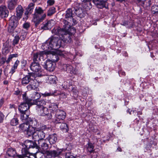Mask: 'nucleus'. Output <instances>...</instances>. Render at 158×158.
<instances>
[{
    "label": "nucleus",
    "instance_id": "e433bc0d",
    "mask_svg": "<svg viewBox=\"0 0 158 158\" xmlns=\"http://www.w3.org/2000/svg\"><path fill=\"white\" fill-rule=\"evenodd\" d=\"M41 152H38L36 153L35 154H34V158H44V155L45 154L43 153V151H41Z\"/></svg>",
    "mask_w": 158,
    "mask_h": 158
},
{
    "label": "nucleus",
    "instance_id": "79ce46f5",
    "mask_svg": "<svg viewBox=\"0 0 158 158\" xmlns=\"http://www.w3.org/2000/svg\"><path fill=\"white\" fill-rule=\"evenodd\" d=\"M151 10L153 14H156L158 13V6H152L151 8Z\"/></svg>",
    "mask_w": 158,
    "mask_h": 158
},
{
    "label": "nucleus",
    "instance_id": "ddd939ff",
    "mask_svg": "<svg viewBox=\"0 0 158 158\" xmlns=\"http://www.w3.org/2000/svg\"><path fill=\"white\" fill-rule=\"evenodd\" d=\"M55 63L52 62L50 59H48L45 63L44 68L50 72L53 71L55 67Z\"/></svg>",
    "mask_w": 158,
    "mask_h": 158
},
{
    "label": "nucleus",
    "instance_id": "09e8293b",
    "mask_svg": "<svg viewBox=\"0 0 158 158\" xmlns=\"http://www.w3.org/2000/svg\"><path fill=\"white\" fill-rule=\"evenodd\" d=\"M72 91L73 93V94L75 95H77L78 93V91L77 90L76 88L72 87Z\"/></svg>",
    "mask_w": 158,
    "mask_h": 158
},
{
    "label": "nucleus",
    "instance_id": "b1692460",
    "mask_svg": "<svg viewBox=\"0 0 158 158\" xmlns=\"http://www.w3.org/2000/svg\"><path fill=\"white\" fill-rule=\"evenodd\" d=\"M20 113V119L24 122L29 123L30 118L28 117V115L26 112H21Z\"/></svg>",
    "mask_w": 158,
    "mask_h": 158
},
{
    "label": "nucleus",
    "instance_id": "de8ad7c7",
    "mask_svg": "<svg viewBox=\"0 0 158 158\" xmlns=\"http://www.w3.org/2000/svg\"><path fill=\"white\" fill-rule=\"evenodd\" d=\"M42 94L43 96L46 97L53 95H54V94L51 92L48 93L46 92L44 93L43 94Z\"/></svg>",
    "mask_w": 158,
    "mask_h": 158
},
{
    "label": "nucleus",
    "instance_id": "6ab92c4d",
    "mask_svg": "<svg viewBox=\"0 0 158 158\" xmlns=\"http://www.w3.org/2000/svg\"><path fill=\"white\" fill-rule=\"evenodd\" d=\"M27 87L29 90L32 89L37 90L38 88V83L35 80L32 79Z\"/></svg>",
    "mask_w": 158,
    "mask_h": 158
},
{
    "label": "nucleus",
    "instance_id": "8fccbe9b",
    "mask_svg": "<svg viewBox=\"0 0 158 158\" xmlns=\"http://www.w3.org/2000/svg\"><path fill=\"white\" fill-rule=\"evenodd\" d=\"M30 24L27 23H24L23 25V27L26 30H27L30 27Z\"/></svg>",
    "mask_w": 158,
    "mask_h": 158
},
{
    "label": "nucleus",
    "instance_id": "f257e3e1",
    "mask_svg": "<svg viewBox=\"0 0 158 158\" xmlns=\"http://www.w3.org/2000/svg\"><path fill=\"white\" fill-rule=\"evenodd\" d=\"M61 41V40L58 37H52L44 43L43 46L44 49L56 50L60 47Z\"/></svg>",
    "mask_w": 158,
    "mask_h": 158
},
{
    "label": "nucleus",
    "instance_id": "bb28decb",
    "mask_svg": "<svg viewBox=\"0 0 158 158\" xmlns=\"http://www.w3.org/2000/svg\"><path fill=\"white\" fill-rule=\"evenodd\" d=\"M73 14L71 9H68L66 11L65 15V18L67 20L71 19L73 17Z\"/></svg>",
    "mask_w": 158,
    "mask_h": 158
},
{
    "label": "nucleus",
    "instance_id": "dca6fc26",
    "mask_svg": "<svg viewBox=\"0 0 158 158\" xmlns=\"http://www.w3.org/2000/svg\"><path fill=\"white\" fill-rule=\"evenodd\" d=\"M63 67L64 69L67 73L73 74H76L77 73V71L75 68L71 65L64 64L63 65Z\"/></svg>",
    "mask_w": 158,
    "mask_h": 158
},
{
    "label": "nucleus",
    "instance_id": "c756f323",
    "mask_svg": "<svg viewBox=\"0 0 158 158\" xmlns=\"http://www.w3.org/2000/svg\"><path fill=\"white\" fill-rule=\"evenodd\" d=\"M18 0H9L8 6L10 10L14 9L17 4Z\"/></svg>",
    "mask_w": 158,
    "mask_h": 158
},
{
    "label": "nucleus",
    "instance_id": "0eeeda50",
    "mask_svg": "<svg viewBox=\"0 0 158 158\" xmlns=\"http://www.w3.org/2000/svg\"><path fill=\"white\" fill-rule=\"evenodd\" d=\"M63 23L64 24L63 30L65 33H69L71 35L75 33V28L71 27V24L69 22L63 19Z\"/></svg>",
    "mask_w": 158,
    "mask_h": 158
},
{
    "label": "nucleus",
    "instance_id": "7c9ffc66",
    "mask_svg": "<svg viewBox=\"0 0 158 158\" xmlns=\"http://www.w3.org/2000/svg\"><path fill=\"white\" fill-rule=\"evenodd\" d=\"M30 126L28 123L26 122L25 123H24L20 124L19 126V128L20 129L25 132L29 128Z\"/></svg>",
    "mask_w": 158,
    "mask_h": 158
},
{
    "label": "nucleus",
    "instance_id": "f03ea898",
    "mask_svg": "<svg viewBox=\"0 0 158 158\" xmlns=\"http://www.w3.org/2000/svg\"><path fill=\"white\" fill-rule=\"evenodd\" d=\"M45 104H43V103H41L36 106V109L38 111L39 114L43 116H47L48 119L51 118H52V115L51 114H49L48 109L43 106Z\"/></svg>",
    "mask_w": 158,
    "mask_h": 158
},
{
    "label": "nucleus",
    "instance_id": "412c9836",
    "mask_svg": "<svg viewBox=\"0 0 158 158\" xmlns=\"http://www.w3.org/2000/svg\"><path fill=\"white\" fill-rule=\"evenodd\" d=\"M9 11L6 7L4 6H0V16L2 18H6L8 15Z\"/></svg>",
    "mask_w": 158,
    "mask_h": 158
},
{
    "label": "nucleus",
    "instance_id": "e2e57ef3",
    "mask_svg": "<svg viewBox=\"0 0 158 158\" xmlns=\"http://www.w3.org/2000/svg\"><path fill=\"white\" fill-rule=\"evenodd\" d=\"M121 24L124 26H126L128 25V22L127 21H125L122 23H121Z\"/></svg>",
    "mask_w": 158,
    "mask_h": 158
},
{
    "label": "nucleus",
    "instance_id": "a878e982",
    "mask_svg": "<svg viewBox=\"0 0 158 158\" xmlns=\"http://www.w3.org/2000/svg\"><path fill=\"white\" fill-rule=\"evenodd\" d=\"M6 153L7 155L10 157L18 158L17 157V156L19 155H16V152L15 150L12 148H9L7 152Z\"/></svg>",
    "mask_w": 158,
    "mask_h": 158
},
{
    "label": "nucleus",
    "instance_id": "393cba45",
    "mask_svg": "<svg viewBox=\"0 0 158 158\" xmlns=\"http://www.w3.org/2000/svg\"><path fill=\"white\" fill-rule=\"evenodd\" d=\"M23 10L21 6L18 5L16 8V15L17 18L20 19L21 18L23 13Z\"/></svg>",
    "mask_w": 158,
    "mask_h": 158
},
{
    "label": "nucleus",
    "instance_id": "9b49d317",
    "mask_svg": "<svg viewBox=\"0 0 158 158\" xmlns=\"http://www.w3.org/2000/svg\"><path fill=\"white\" fill-rule=\"evenodd\" d=\"M93 2L97 7L99 8L103 7L107 8L108 4L107 2V0H93Z\"/></svg>",
    "mask_w": 158,
    "mask_h": 158
},
{
    "label": "nucleus",
    "instance_id": "4be33fe9",
    "mask_svg": "<svg viewBox=\"0 0 158 158\" xmlns=\"http://www.w3.org/2000/svg\"><path fill=\"white\" fill-rule=\"evenodd\" d=\"M46 15L44 14L41 17H33V21L35 24V27H37L45 18Z\"/></svg>",
    "mask_w": 158,
    "mask_h": 158
},
{
    "label": "nucleus",
    "instance_id": "603ef678",
    "mask_svg": "<svg viewBox=\"0 0 158 158\" xmlns=\"http://www.w3.org/2000/svg\"><path fill=\"white\" fill-rule=\"evenodd\" d=\"M22 154L23 153H22ZM28 155V154H27V155H25L22 154V155H17V157L18 158H32L28 157L27 156Z\"/></svg>",
    "mask_w": 158,
    "mask_h": 158
},
{
    "label": "nucleus",
    "instance_id": "2eb2a0df",
    "mask_svg": "<svg viewBox=\"0 0 158 158\" xmlns=\"http://www.w3.org/2000/svg\"><path fill=\"white\" fill-rule=\"evenodd\" d=\"M37 146L40 148L41 151H43V153L45 154V155H46V154L44 153L45 152L49 151L47 150L48 148V146L46 140L45 139L39 141V142L38 143Z\"/></svg>",
    "mask_w": 158,
    "mask_h": 158
},
{
    "label": "nucleus",
    "instance_id": "5fc2aeb1",
    "mask_svg": "<svg viewBox=\"0 0 158 158\" xmlns=\"http://www.w3.org/2000/svg\"><path fill=\"white\" fill-rule=\"evenodd\" d=\"M21 63L22 64V66L24 67L27 65V62L26 60L23 59L21 60Z\"/></svg>",
    "mask_w": 158,
    "mask_h": 158
},
{
    "label": "nucleus",
    "instance_id": "a18cd8bd",
    "mask_svg": "<svg viewBox=\"0 0 158 158\" xmlns=\"http://www.w3.org/2000/svg\"><path fill=\"white\" fill-rule=\"evenodd\" d=\"M19 38L18 36H15L13 40V45H15L17 44L19 41Z\"/></svg>",
    "mask_w": 158,
    "mask_h": 158
},
{
    "label": "nucleus",
    "instance_id": "c85d7f7f",
    "mask_svg": "<svg viewBox=\"0 0 158 158\" xmlns=\"http://www.w3.org/2000/svg\"><path fill=\"white\" fill-rule=\"evenodd\" d=\"M43 12L44 10L41 7H36L35 9V12L33 17H40V15Z\"/></svg>",
    "mask_w": 158,
    "mask_h": 158
},
{
    "label": "nucleus",
    "instance_id": "4c0bfd02",
    "mask_svg": "<svg viewBox=\"0 0 158 158\" xmlns=\"http://www.w3.org/2000/svg\"><path fill=\"white\" fill-rule=\"evenodd\" d=\"M49 108L52 111L56 112L58 108V106L55 103H51L49 106Z\"/></svg>",
    "mask_w": 158,
    "mask_h": 158
},
{
    "label": "nucleus",
    "instance_id": "4d7b16f0",
    "mask_svg": "<svg viewBox=\"0 0 158 158\" xmlns=\"http://www.w3.org/2000/svg\"><path fill=\"white\" fill-rule=\"evenodd\" d=\"M80 11V9H74V13L76 15H78L79 16H81V13H79L78 11Z\"/></svg>",
    "mask_w": 158,
    "mask_h": 158
},
{
    "label": "nucleus",
    "instance_id": "2f4dec72",
    "mask_svg": "<svg viewBox=\"0 0 158 158\" xmlns=\"http://www.w3.org/2000/svg\"><path fill=\"white\" fill-rule=\"evenodd\" d=\"M48 140L51 144L54 143L57 140V138L56 134H54L50 135L49 136V138H48Z\"/></svg>",
    "mask_w": 158,
    "mask_h": 158
},
{
    "label": "nucleus",
    "instance_id": "ea45409f",
    "mask_svg": "<svg viewBox=\"0 0 158 158\" xmlns=\"http://www.w3.org/2000/svg\"><path fill=\"white\" fill-rule=\"evenodd\" d=\"M18 56V54H12L10 55L6 60L7 63H8L11 60L12 58L15 57H17Z\"/></svg>",
    "mask_w": 158,
    "mask_h": 158
},
{
    "label": "nucleus",
    "instance_id": "13d9d810",
    "mask_svg": "<svg viewBox=\"0 0 158 158\" xmlns=\"http://www.w3.org/2000/svg\"><path fill=\"white\" fill-rule=\"evenodd\" d=\"M33 9L34 8H33L28 7L27 9V11L29 13L31 14L32 13Z\"/></svg>",
    "mask_w": 158,
    "mask_h": 158
},
{
    "label": "nucleus",
    "instance_id": "bf43d9fd",
    "mask_svg": "<svg viewBox=\"0 0 158 158\" xmlns=\"http://www.w3.org/2000/svg\"><path fill=\"white\" fill-rule=\"evenodd\" d=\"M70 21L71 22H72V21L73 22L72 25H75L77 24V22L76 20L74 19L73 18V17L72 19H70Z\"/></svg>",
    "mask_w": 158,
    "mask_h": 158
},
{
    "label": "nucleus",
    "instance_id": "1a4fd4ad",
    "mask_svg": "<svg viewBox=\"0 0 158 158\" xmlns=\"http://www.w3.org/2000/svg\"><path fill=\"white\" fill-rule=\"evenodd\" d=\"M45 134L41 130H36L33 135V139L34 141H37L38 143L42 140H44Z\"/></svg>",
    "mask_w": 158,
    "mask_h": 158
},
{
    "label": "nucleus",
    "instance_id": "9d476101",
    "mask_svg": "<svg viewBox=\"0 0 158 158\" xmlns=\"http://www.w3.org/2000/svg\"><path fill=\"white\" fill-rule=\"evenodd\" d=\"M17 20L15 16H11L9 21V26L8 28V31L11 32L14 31L17 25Z\"/></svg>",
    "mask_w": 158,
    "mask_h": 158
},
{
    "label": "nucleus",
    "instance_id": "052dcab7",
    "mask_svg": "<svg viewBox=\"0 0 158 158\" xmlns=\"http://www.w3.org/2000/svg\"><path fill=\"white\" fill-rule=\"evenodd\" d=\"M5 62V59L4 58H2L1 60H0V66L2 64H4Z\"/></svg>",
    "mask_w": 158,
    "mask_h": 158
},
{
    "label": "nucleus",
    "instance_id": "cd10ccee",
    "mask_svg": "<svg viewBox=\"0 0 158 158\" xmlns=\"http://www.w3.org/2000/svg\"><path fill=\"white\" fill-rule=\"evenodd\" d=\"M27 129L25 133L27 136H32L33 137V134H34L35 132V127H32L30 125L29 128Z\"/></svg>",
    "mask_w": 158,
    "mask_h": 158
},
{
    "label": "nucleus",
    "instance_id": "c03bdc74",
    "mask_svg": "<svg viewBox=\"0 0 158 158\" xmlns=\"http://www.w3.org/2000/svg\"><path fill=\"white\" fill-rule=\"evenodd\" d=\"M94 148L93 145L91 143H88V150L91 153L94 151L93 150Z\"/></svg>",
    "mask_w": 158,
    "mask_h": 158
},
{
    "label": "nucleus",
    "instance_id": "58836bf2",
    "mask_svg": "<svg viewBox=\"0 0 158 158\" xmlns=\"http://www.w3.org/2000/svg\"><path fill=\"white\" fill-rule=\"evenodd\" d=\"M19 123V121L16 118H14L11 119L10 122V124L12 126H16Z\"/></svg>",
    "mask_w": 158,
    "mask_h": 158
},
{
    "label": "nucleus",
    "instance_id": "c9c22d12",
    "mask_svg": "<svg viewBox=\"0 0 158 158\" xmlns=\"http://www.w3.org/2000/svg\"><path fill=\"white\" fill-rule=\"evenodd\" d=\"M56 77L54 75H50L48 77V81L49 83L51 84L55 83Z\"/></svg>",
    "mask_w": 158,
    "mask_h": 158
},
{
    "label": "nucleus",
    "instance_id": "a19ab883",
    "mask_svg": "<svg viewBox=\"0 0 158 158\" xmlns=\"http://www.w3.org/2000/svg\"><path fill=\"white\" fill-rule=\"evenodd\" d=\"M55 8L54 7H52L50 8L48 10L47 15L48 16H50L55 13Z\"/></svg>",
    "mask_w": 158,
    "mask_h": 158
},
{
    "label": "nucleus",
    "instance_id": "6e6d98bb",
    "mask_svg": "<svg viewBox=\"0 0 158 158\" xmlns=\"http://www.w3.org/2000/svg\"><path fill=\"white\" fill-rule=\"evenodd\" d=\"M4 117V116L3 114L0 112V123H1L3 121Z\"/></svg>",
    "mask_w": 158,
    "mask_h": 158
},
{
    "label": "nucleus",
    "instance_id": "774afa93",
    "mask_svg": "<svg viewBox=\"0 0 158 158\" xmlns=\"http://www.w3.org/2000/svg\"><path fill=\"white\" fill-rule=\"evenodd\" d=\"M3 99H1L0 100V107L3 104Z\"/></svg>",
    "mask_w": 158,
    "mask_h": 158
},
{
    "label": "nucleus",
    "instance_id": "5701e85b",
    "mask_svg": "<svg viewBox=\"0 0 158 158\" xmlns=\"http://www.w3.org/2000/svg\"><path fill=\"white\" fill-rule=\"evenodd\" d=\"M33 76V74L31 73L30 74L26 75L22 79V83L23 85H27L32 80L31 77Z\"/></svg>",
    "mask_w": 158,
    "mask_h": 158
},
{
    "label": "nucleus",
    "instance_id": "69168bd1",
    "mask_svg": "<svg viewBox=\"0 0 158 158\" xmlns=\"http://www.w3.org/2000/svg\"><path fill=\"white\" fill-rule=\"evenodd\" d=\"M89 2V6H88L86 8V9H90L92 7V5L91 3H90V2Z\"/></svg>",
    "mask_w": 158,
    "mask_h": 158
},
{
    "label": "nucleus",
    "instance_id": "20e7f679",
    "mask_svg": "<svg viewBox=\"0 0 158 158\" xmlns=\"http://www.w3.org/2000/svg\"><path fill=\"white\" fill-rule=\"evenodd\" d=\"M23 100L26 102L25 103H21L19 106V110L20 112H26L30 108V105L31 104L29 99L27 98L25 94L23 95Z\"/></svg>",
    "mask_w": 158,
    "mask_h": 158
},
{
    "label": "nucleus",
    "instance_id": "423d86ee",
    "mask_svg": "<svg viewBox=\"0 0 158 158\" xmlns=\"http://www.w3.org/2000/svg\"><path fill=\"white\" fill-rule=\"evenodd\" d=\"M40 94L37 92H35L33 94L32 97H31V99H29L30 102L31 104H34L36 105L37 106L39 105L41 103H43V104H45V102L44 100H41L39 101L38 100L40 98Z\"/></svg>",
    "mask_w": 158,
    "mask_h": 158
},
{
    "label": "nucleus",
    "instance_id": "49530a36",
    "mask_svg": "<svg viewBox=\"0 0 158 158\" xmlns=\"http://www.w3.org/2000/svg\"><path fill=\"white\" fill-rule=\"evenodd\" d=\"M5 45H6V44H4V48H3V52L7 53H8L10 51V48L8 47V46L7 47H6L7 45L6 44V47H5L4 46H5Z\"/></svg>",
    "mask_w": 158,
    "mask_h": 158
},
{
    "label": "nucleus",
    "instance_id": "7ed1b4c3",
    "mask_svg": "<svg viewBox=\"0 0 158 158\" xmlns=\"http://www.w3.org/2000/svg\"><path fill=\"white\" fill-rule=\"evenodd\" d=\"M24 145L25 148L22 149V152L23 155H27L29 154L28 150L29 148H34L37 147V145L36 143L29 140L24 142Z\"/></svg>",
    "mask_w": 158,
    "mask_h": 158
},
{
    "label": "nucleus",
    "instance_id": "39448f33",
    "mask_svg": "<svg viewBox=\"0 0 158 158\" xmlns=\"http://www.w3.org/2000/svg\"><path fill=\"white\" fill-rule=\"evenodd\" d=\"M65 150L63 149L57 148L56 150L45 151L44 153H46V155L49 157H53L54 158L58 157V158H61L59 156L63 152L65 151Z\"/></svg>",
    "mask_w": 158,
    "mask_h": 158
},
{
    "label": "nucleus",
    "instance_id": "0e129e2a",
    "mask_svg": "<svg viewBox=\"0 0 158 158\" xmlns=\"http://www.w3.org/2000/svg\"><path fill=\"white\" fill-rule=\"evenodd\" d=\"M34 4L33 3H31L28 5V7L34 8Z\"/></svg>",
    "mask_w": 158,
    "mask_h": 158
},
{
    "label": "nucleus",
    "instance_id": "f8f14e48",
    "mask_svg": "<svg viewBox=\"0 0 158 158\" xmlns=\"http://www.w3.org/2000/svg\"><path fill=\"white\" fill-rule=\"evenodd\" d=\"M46 51L39 52L33 54V60L34 61H38L44 60V56L46 55Z\"/></svg>",
    "mask_w": 158,
    "mask_h": 158
},
{
    "label": "nucleus",
    "instance_id": "aec40b11",
    "mask_svg": "<svg viewBox=\"0 0 158 158\" xmlns=\"http://www.w3.org/2000/svg\"><path fill=\"white\" fill-rule=\"evenodd\" d=\"M63 41L65 43H70L72 41V35L69 33H65L64 32L63 35H62Z\"/></svg>",
    "mask_w": 158,
    "mask_h": 158
},
{
    "label": "nucleus",
    "instance_id": "4468645a",
    "mask_svg": "<svg viewBox=\"0 0 158 158\" xmlns=\"http://www.w3.org/2000/svg\"><path fill=\"white\" fill-rule=\"evenodd\" d=\"M46 56L48 57H50L51 58V60L55 63L58 61L59 57V56L53 51H46Z\"/></svg>",
    "mask_w": 158,
    "mask_h": 158
},
{
    "label": "nucleus",
    "instance_id": "f3484780",
    "mask_svg": "<svg viewBox=\"0 0 158 158\" xmlns=\"http://www.w3.org/2000/svg\"><path fill=\"white\" fill-rule=\"evenodd\" d=\"M55 22L53 20H46L44 23L43 26L41 28L45 30L51 29L54 25Z\"/></svg>",
    "mask_w": 158,
    "mask_h": 158
},
{
    "label": "nucleus",
    "instance_id": "72a5a7b5",
    "mask_svg": "<svg viewBox=\"0 0 158 158\" xmlns=\"http://www.w3.org/2000/svg\"><path fill=\"white\" fill-rule=\"evenodd\" d=\"M19 63V60H16L14 64L12 67L9 74L11 75H12L15 71L16 69H17Z\"/></svg>",
    "mask_w": 158,
    "mask_h": 158
},
{
    "label": "nucleus",
    "instance_id": "473e14b6",
    "mask_svg": "<svg viewBox=\"0 0 158 158\" xmlns=\"http://www.w3.org/2000/svg\"><path fill=\"white\" fill-rule=\"evenodd\" d=\"M52 33L56 35H62L64 31L63 30V27L61 29L60 28H54L52 31Z\"/></svg>",
    "mask_w": 158,
    "mask_h": 158
},
{
    "label": "nucleus",
    "instance_id": "338daca9",
    "mask_svg": "<svg viewBox=\"0 0 158 158\" xmlns=\"http://www.w3.org/2000/svg\"><path fill=\"white\" fill-rule=\"evenodd\" d=\"M91 0H81L82 2L85 3L89 2Z\"/></svg>",
    "mask_w": 158,
    "mask_h": 158
},
{
    "label": "nucleus",
    "instance_id": "37998d69",
    "mask_svg": "<svg viewBox=\"0 0 158 158\" xmlns=\"http://www.w3.org/2000/svg\"><path fill=\"white\" fill-rule=\"evenodd\" d=\"M77 156H74L71 154L70 152H66L65 155V158H76Z\"/></svg>",
    "mask_w": 158,
    "mask_h": 158
},
{
    "label": "nucleus",
    "instance_id": "680f3d73",
    "mask_svg": "<svg viewBox=\"0 0 158 158\" xmlns=\"http://www.w3.org/2000/svg\"><path fill=\"white\" fill-rule=\"evenodd\" d=\"M47 127L45 125H42L41 127V129L40 130H41L42 131H43V130H44L47 129Z\"/></svg>",
    "mask_w": 158,
    "mask_h": 158
},
{
    "label": "nucleus",
    "instance_id": "864d4df0",
    "mask_svg": "<svg viewBox=\"0 0 158 158\" xmlns=\"http://www.w3.org/2000/svg\"><path fill=\"white\" fill-rule=\"evenodd\" d=\"M55 3L54 0H48L47 1L48 5L49 6H51L54 4Z\"/></svg>",
    "mask_w": 158,
    "mask_h": 158
},
{
    "label": "nucleus",
    "instance_id": "a211bd4d",
    "mask_svg": "<svg viewBox=\"0 0 158 158\" xmlns=\"http://www.w3.org/2000/svg\"><path fill=\"white\" fill-rule=\"evenodd\" d=\"M30 67L31 69L35 72H40L41 69L40 64L38 62L34 61L31 64Z\"/></svg>",
    "mask_w": 158,
    "mask_h": 158
},
{
    "label": "nucleus",
    "instance_id": "f704fd0d",
    "mask_svg": "<svg viewBox=\"0 0 158 158\" xmlns=\"http://www.w3.org/2000/svg\"><path fill=\"white\" fill-rule=\"evenodd\" d=\"M60 128L64 132H67L69 130L68 125L65 123H62L59 124Z\"/></svg>",
    "mask_w": 158,
    "mask_h": 158
},
{
    "label": "nucleus",
    "instance_id": "3c124183",
    "mask_svg": "<svg viewBox=\"0 0 158 158\" xmlns=\"http://www.w3.org/2000/svg\"><path fill=\"white\" fill-rule=\"evenodd\" d=\"M22 94V92L18 89L15 90L14 94L16 95H20Z\"/></svg>",
    "mask_w": 158,
    "mask_h": 158
},
{
    "label": "nucleus",
    "instance_id": "6e6552de",
    "mask_svg": "<svg viewBox=\"0 0 158 158\" xmlns=\"http://www.w3.org/2000/svg\"><path fill=\"white\" fill-rule=\"evenodd\" d=\"M66 117V113L63 110H58L55 112V116L54 122L56 123H59L60 121H62Z\"/></svg>",
    "mask_w": 158,
    "mask_h": 158
}]
</instances>
